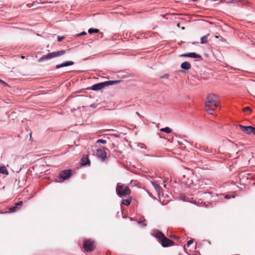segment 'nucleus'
<instances>
[{
    "label": "nucleus",
    "instance_id": "obj_27",
    "mask_svg": "<svg viewBox=\"0 0 255 255\" xmlns=\"http://www.w3.org/2000/svg\"><path fill=\"white\" fill-rule=\"evenodd\" d=\"M58 41L60 42L64 39V37L58 36L57 37Z\"/></svg>",
    "mask_w": 255,
    "mask_h": 255
},
{
    "label": "nucleus",
    "instance_id": "obj_25",
    "mask_svg": "<svg viewBox=\"0 0 255 255\" xmlns=\"http://www.w3.org/2000/svg\"><path fill=\"white\" fill-rule=\"evenodd\" d=\"M0 83L3 85L4 86H8V84H7L6 82H5L4 81L1 80V79H0Z\"/></svg>",
    "mask_w": 255,
    "mask_h": 255
},
{
    "label": "nucleus",
    "instance_id": "obj_14",
    "mask_svg": "<svg viewBox=\"0 0 255 255\" xmlns=\"http://www.w3.org/2000/svg\"><path fill=\"white\" fill-rule=\"evenodd\" d=\"M155 237L159 240V242H160L165 236L161 232L157 231L155 234Z\"/></svg>",
    "mask_w": 255,
    "mask_h": 255
},
{
    "label": "nucleus",
    "instance_id": "obj_15",
    "mask_svg": "<svg viewBox=\"0 0 255 255\" xmlns=\"http://www.w3.org/2000/svg\"><path fill=\"white\" fill-rule=\"evenodd\" d=\"M0 173L7 175L8 171L5 166H0Z\"/></svg>",
    "mask_w": 255,
    "mask_h": 255
},
{
    "label": "nucleus",
    "instance_id": "obj_29",
    "mask_svg": "<svg viewBox=\"0 0 255 255\" xmlns=\"http://www.w3.org/2000/svg\"><path fill=\"white\" fill-rule=\"evenodd\" d=\"M23 204V202L22 201H19L18 202L16 203L15 204V206L17 207V206H21Z\"/></svg>",
    "mask_w": 255,
    "mask_h": 255
},
{
    "label": "nucleus",
    "instance_id": "obj_9",
    "mask_svg": "<svg viewBox=\"0 0 255 255\" xmlns=\"http://www.w3.org/2000/svg\"><path fill=\"white\" fill-rule=\"evenodd\" d=\"M105 148L98 149L97 150V155L102 159L104 160L107 157V153L105 151Z\"/></svg>",
    "mask_w": 255,
    "mask_h": 255
},
{
    "label": "nucleus",
    "instance_id": "obj_4",
    "mask_svg": "<svg viewBox=\"0 0 255 255\" xmlns=\"http://www.w3.org/2000/svg\"><path fill=\"white\" fill-rule=\"evenodd\" d=\"M118 81H108L104 82L99 83L93 85L91 89L94 91H98L104 88L105 87L118 83Z\"/></svg>",
    "mask_w": 255,
    "mask_h": 255
},
{
    "label": "nucleus",
    "instance_id": "obj_5",
    "mask_svg": "<svg viewBox=\"0 0 255 255\" xmlns=\"http://www.w3.org/2000/svg\"><path fill=\"white\" fill-rule=\"evenodd\" d=\"M95 247V243L91 239L84 241L83 248L86 252H91Z\"/></svg>",
    "mask_w": 255,
    "mask_h": 255
},
{
    "label": "nucleus",
    "instance_id": "obj_10",
    "mask_svg": "<svg viewBox=\"0 0 255 255\" xmlns=\"http://www.w3.org/2000/svg\"><path fill=\"white\" fill-rule=\"evenodd\" d=\"M180 57H191L192 58H199L202 59V57L200 55L196 54V53H189L186 54H183L180 55Z\"/></svg>",
    "mask_w": 255,
    "mask_h": 255
},
{
    "label": "nucleus",
    "instance_id": "obj_28",
    "mask_svg": "<svg viewBox=\"0 0 255 255\" xmlns=\"http://www.w3.org/2000/svg\"><path fill=\"white\" fill-rule=\"evenodd\" d=\"M86 34H87V33L86 32H85V31H83V32H82L77 34V36H83V35H85Z\"/></svg>",
    "mask_w": 255,
    "mask_h": 255
},
{
    "label": "nucleus",
    "instance_id": "obj_23",
    "mask_svg": "<svg viewBox=\"0 0 255 255\" xmlns=\"http://www.w3.org/2000/svg\"><path fill=\"white\" fill-rule=\"evenodd\" d=\"M17 209H18V208L16 206L10 207L9 209V212H14L17 211Z\"/></svg>",
    "mask_w": 255,
    "mask_h": 255
},
{
    "label": "nucleus",
    "instance_id": "obj_20",
    "mask_svg": "<svg viewBox=\"0 0 255 255\" xmlns=\"http://www.w3.org/2000/svg\"><path fill=\"white\" fill-rule=\"evenodd\" d=\"M151 183L153 185L156 191L159 193L160 190H161V188L158 185L154 183L153 182H151Z\"/></svg>",
    "mask_w": 255,
    "mask_h": 255
},
{
    "label": "nucleus",
    "instance_id": "obj_33",
    "mask_svg": "<svg viewBox=\"0 0 255 255\" xmlns=\"http://www.w3.org/2000/svg\"><path fill=\"white\" fill-rule=\"evenodd\" d=\"M30 138L31 137V133H30Z\"/></svg>",
    "mask_w": 255,
    "mask_h": 255
},
{
    "label": "nucleus",
    "instance_id": "obj_16",
    "mask_svg": "<svg viewBox=\"0 0 255 255\" xmlns=\"http://www.w3.org/2000/svg\"><path fill=\"white\" fill-rule=\"evenodd\" d=\"M226 2H228V3H235L240 2H242L243 4H246L248 2L247 1H245L244 0H231L227 1Z\"/></svg>",
    "mask_w": 255,
    "mask_h": 255
},
{
    "label": "nucleus",
    "instance_id": "obj_26",
    "mask_svg": "<svg viewBox=\"0 0 255 255\" xmlns=\"http://www.w3.org/2000/svg\"><path fill=\"white\" fill-rule=\"evenodd\" d=\"M193 243V241L192 239L190 240L189 241H188L187 243V246L189 247L191 244H192Z\"/></svg>",
    "mask_w": 255,
    "mask_h": 255
},
{
    "label": "nucleus",
    "instance_id": "obj_11",
    "mask_svg": "<svg viewBox=\"0 0 255 255\" xmlns=\"http://www.w3.org/2000/svg\"><path fill=\"white\" fill-rule=\"evenodd\" d=\"M74 63L72 61H67L62 64L57 65L56 68L59 69L63 67L68 66L74 65Z\"/></svg>",
    "mask_w": 255,
    "mask_h": 255
},
{
    "label": "nucleus",
    "instance_id": "obj_21",
    "mask_svg": "<svg viewBox=\"0 0 255 255\" xmlns=\"http://www.w3.org/2000/svg\"><path fill=\"white\" fill-rule=\"evenodd\" d=\"M99 32V30L98 29L90 28L88 30V32L90 34H92L94 33H98Z\"/></svg>",
    "mask_w": 255,
    "mask_h": 255
},
{
    "label": "nucleus",
    "instance_id": "obj_7",
    "mask_svg": "<svg viewBox=\"0 0 255 255\" xmlns=\"http://www.w3.org/2000/svg\"><path fill=\"white\" fill-rule=\"evenodd\" d=\"M160 243L163 247H168L171 246L174 244V242L173 241L168 239L165 236L164 237L162 240H161Z\"/></svg>",
    "mask_w": 255,
    "mask_h": 255
},
{
    "label": "nucleus",
    "instance_id": "obj_2",
    "mask_svg": "<svg viewBox=\"0 0 255 255\" xmlns=\"http://www.w3.org/2000/svg\"><path fill=\"white\" fill-rule=\"evenodd\" d=\"M116 192L120 197L129 195L131 193L128 187L120 183L117 185Z\"/></svg>",
    "mask_w": 255,
    "mask_h": 255
},
{
    "label": "nucleus",
    "instance_id": "obj_12",
    "mask_svg": "<svg viewBox=\"0 0 255 255\" xmlns=\"http://www.w3.org/2000/svg\"><path fill=\"white\" fill-rule=\"evenodd\" d=\"M90 161L88 158V155H84L81 159V164L83 165H86L89 164Z\"/></svg>",
    "mask_w": 255,
    "mask_h": 255
},
{
    "label": "nucleus",
    "instance_id": "obj_17",
    "mask_svg": "<svg viewBox=\"0 0 255 255\" xmlns=\"http://www.w3.org/2000/svg\"><path fill=\"white\" fill-rule=\"evenodd\" d=\"M131 199H126L122 200V203L126 206H128L131 203Z\"/></svg>",
    "mask_w": 255,
    "mask_h": 255
},
{
    "label": "nucleus",
    "instance_id": "obj_34",
    "mask_svg": "<svg viewBox=\"0 0 255 255\" xmlns=\"http://www.w3.org/2000/svg\"><path fill=\"white\" fill-rule=\"evenodd\" d=\"M21 58H24V56H21Z\"/></svg>",
    "mask_w": 255,
    "mask_h": 255
},
{
    "label": "nucleus",
    "instance_id": "obj_31",
    "mask_svg": "<svg viewBox=\"0 0 255 255\" xmlns=\"http://www.w3.org/2000/svg\"><path fill=\"white\" fill-rule=\"evenodd\" d=\"M225 198H227V199H229L230 198V197L228 195H226L225 196Z\"/></svg>",
    "mask_w": 255,
    "mask_h": 255
},
{
    "label": "nucleus",
    "instance_id": "obj_3",
    "mask_svg": "<svg viewBox=\"0 0 255 255\" xmlns=\"http://www.w3.org/2000/svg\"><path fill=\"white\" fill-rule=\"evenodd\" d=\"M65 53H66V51L65 50H62L61 51H55V52L49 53L47 55H43L42 57H41L39 59L38 61L39 62H41L44 60H49L52 58H55V57L63 55Z\"/></svg>",
    "mask_w": 255,
    "mask_h": 255
},
{
    "label": "nucleus",
    "instance_id": "obj_18",
    "mask_svg": "<svg viewBox=\"0 0 255 255\" xmlns=\"http://www.w3.org/2000/svg\"><path fill=\"white\" fill-rule=\"evenodd\" d=\"M209 35V34H208L201 38V44H204L206 43L207 41V38L208 36Z\"/></svg>",
    "mask_w": 255,
    "mask_h": 255
},
{
    "label": "nucleus",
    "instance_id": "obj_1",
    "mask_svg": "<svg viewBox=\"0 0 255 255\" xmlns=\"http://www.w3.org/2000/svg\"><path fill=\"white\" fill-rule=\"evenodd\" d=\"M219 106L218 97L214 94L209 95L206 99V110L208 113L213 115L214 111Z\"/></svg>",
    "mask_w": 255,
    "mask_h": 255
},
{
    "label": "nucleus",
    "instance_id": "obj_30",
    "mask_svg": "<svg viewBox=\"0 0 255 255\" xmlns=\"http://www.w3.org/2000/svg\"><path fill=\"white\" fill-rule=\"evenodd\" d=\"M221 2H224L226 0H219Z\"/></svg>",
    "mask_w": 255,
    "mask_h": 255
},
{
    "label": "nucleus",
    "instance_id": "obj_8",
    "mask_svg": "<svg viewBox=\"0 0 255 255\" xmlns=\"http://www.w3.org/2000/svg\"><path fill=\"white\" fill-rule=\"evenodd\" d=\"M71 175V171L70 170H65L61 171L60 172V177L64 180L69 179Z\"/></svg>",
    "mask_w": 255,
    "mask_h": 255
},
{
    "label": "nucleus",
    "instance_id": "obj_13",
    "mask_svg": "<svg viewBox=\"0 0 255 255\" xmlns=\"http://www.w3.org/2000/svg\"><path fill=\"white\" fill-rule=\"evenodd\" d=\"M191 67V65L188 62H184L181 65V68L183 69L188 70Z\"/></svg>",
    "mask_w": 255,
    "mask_h": 255
},
{
    "label": "nucleus",
    "instance_id": "obj_6",
    "mask_svg": "<svg viewBox=\"0 0 255 255\" xmlns=\"http://www.w3.org/2000/svg\"><path fill=\"white\" fill-rule=\"evenodd\" d=\"M239 127L240 128V129L246 134H250L251 133H254L255 128L252 126L245 127L243 125H239Z\"/></svg>",
    "mask_w": 255,
    "mask_h": 255
},
{
    "label": "nucleus",
    "instance_id": "obj_24",
    "mask_svg": "<svg viewBox=\"0 0 255 255\" xmlns=\"http://www.w3.org/2000/svg\"><path fill=\"white\" fill-rule=\"evenodd\" d=\"M107 141L105 140L104 139H99L97 141V143H102V144H105L106 143Z\"/></svg>",
    "mask_w": 255,
    "mask_h": 255
},
{
    "label": "nucleus",
    "instance_id": "obj_19",
    "mask_svg": "<svg viewBox=\"0 0 255 255\" xmlns=\"http://www.w3.org/2000/svg\"><path fill=\"white\" fill-rule=\"evenodd\" d=\"M161 131H163L167 133H171L172 130L168 127H166L165 128H161L160 130Z\"/></svg>",
    "mask_w": 255,
    "mask_h": 255
},
{
    "label": "nucleus",
    "instance_id": "obj_32",
    "mask_svg": "<svg viewBox=\"0 0 255 255\" xmlns=\"http://www.w3.org/2000/svg\"><path fill=\"white\" fill-rule=\"evenodd\" d=\"M254 134L255 135V130H254Z\"/></svg>",
    "mask_w": 255,
    "mask_h": 255
},
{
    "label": "nucleus",
    "instance_id": "obj_22",
    "mask_svg": "<svg viewBox=\"0 0 255 255\" xmlns=\"http://www.w3.org/2000/svg\"><path fill=\"white\" fill-rule=\"evenodd\" d=\"M243 111L244 112H247V113H250L252 112V109H251V108L250 107H247L244 108L243 109Z\"/></svg>",
    "mask_w": 255,
    "mask_h": 255
}]
</instances>
